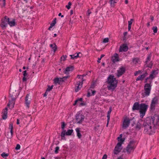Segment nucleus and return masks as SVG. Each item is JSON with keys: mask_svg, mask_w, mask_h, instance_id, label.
<instances>
[{"mask_svg": "<svg viewBox=\"0 0 159 159\" xmlns=\"http://www.w3.org/2000/svg\"><path fill=\"white\" fill-rule=\"evenodd\" d=\"M112 109H111V107H110L109 108V110L107 112V119H108V120L109 119H110V114L111 112Z\"/></svg>", "mask_w": 159, "mask_h": 159, "instance_id": "nucleus-34", "label": "nucleus"}, {"mask_svg": "<svg viewBox=\"0 0 159 159\" xmlns=\"http://www.w3.org/2000/svg\"><path fill=\"white\" fill-rule=\"evenodd\" d=\"M20 145L19 144H17L16 145V147L15 148L16 150H19L20 148Z\"/></svg>", "mask_w": 159, "mask_h": 159, "instance_id": "nucleus-48", "label": "nucleus"}, {"mask_svg": "<svg viewBox=\"0 0 159 159\" xmlns=\"http://www.w3.org/2000/svg\"><path fill=\"white\" fill-rule=\"evenodd\" d=\"M73 130L72 129H69L66 132V135H70L73 133Z\"/></svg>", "mask_w": 159, "mask_h": 159, "instance_id": "nucleus-31", "label": "nucleus"}, {"mask_svg": "<svg viewBox=\"0 0 159 159\" xmlns=\"http://www.w3.org/2000/svg\"><path fill=\"white\" fill-rule=\"evenodd\" d=\"M0 2L2 7H4L6 5V0H0Z\"/></svg>", "mask_w": 159, "mask_h": 159, "instance_id": "nucleus-35", "label": "nucleus"}, {"mask_svg": "<svg viewBox=\"0 0 159 159\" xmlns=\"http://www.w3.org/2000/svg\"><path fill=\"white\" fill-rule=\"evenodd\" d=\"M147 75L148 73L147 72H145L144 74H143L142 75H141L140 76H139V77H138L137 78L136 80L137 81L142 80H143V79Z\"/></svg>", "mask_w": 159, "mask_h": 159, "instance_id": "nucleus-25", "label": "nucleus"}, {"mask_svg": "<svg viewBox=\"0 0 159 159\" xmlns=\"http://www.w3.org/2000/svg\"><path fill=\"white\" fill-rule=\"evenodd\" d=\"M104 54H102L101 55L100 58H101L102 59V58L103 57H104Z\"/></svg>", "mask_w": 159, "mask_h": 159, "instance_id": "nucleus-61", "label": "nucleus"}, {"mask_svg": "<svg viewBox=\"0 0 159 159\" xmlns=\"http://www.w3.org/2000/svg\"><path fill=\"white\" fill-rule=\"evenodd\" d=\"M158 74L157 70H154L151 73L149 77L147 78L145 80V83H150L152 82V80L155 78Z\"/></svg>", "mask_w": 159, "mask_h": 159, "instance_id": "nucleus-6", "label": "nucleus"}, {"mask_svg": "<svg viewBox=\"0 0 159 159\" xmlns=\"http://www.w3.org/2000/svg\"><path fill=\"white\" fill-rule=\"evenodd\" d=\"M144 132L151 134L154 133L155 129L159 126V116L155 115L151 118H148L144 122Z\"/></svg>", "mask_w": 159, "mask_h": 159, "instance_id": "nucleus-1", "label": "nucleus"}, {"mask_svg": "<svg viewBox=\"0 0 159 159\" xmlns=\"http://www.w3.org/2000/svg\"><path fill=\"white\" fill-rule=\"evenodd\" d=\"M152 29L153 30V32L154 33H156L157 32V28L156 26L153 27Z\"/></svg>", "mask_w": 159, "mask_h": 159, "instance_id": "nucleus-38", "label": "nucleus"}, {"mask_svg": "<svg viewBox=\"0 0 159 159\" xmlns=\"http://www.w3.org/2000/svg\"><path fill=\"white\" fill-rule=\"evenodd\" d=\"M90 91L92 95H94L96 93V91L95 90H90Z\"/></svg>", "mask_w": 159, "mask_h": 159, "instance_id": "nucleus-49", "label": "nucleus"}, {"mask_svg": "<svg viewBox=\"0 0 159 159\" xmlns=\"http://www.w3.org/2000/svg\"><path fill=\"white\" fill-rule=\"evenodd\" d=\"M50 47L52 48V50L54 52H55L57 49V47L55 43H53L50 44Z\"/></svg>", "mask_w": 159, "mask_h": 159, "instance_id": "nucleus-28", "label": "nucleus"}, {"mask_svg": "<svg viewBox=\"0 0 159 159\" xmlns=\"http://www.w3.org/2000/svg\"><path fill=\"white\" fill-rule=\"evenodd\" d=\"M56 18H55L54 19V20L52 21V23H51L50 24V26L49 27L48 29L49 30H51V28H52V27H53L55 25V24L56 23Z\"/></svg>", "mask_w": 159, "mask_h": 159, "instance_id": "nucleus-29", "label": "nucleus"}, {"mask_svg": "<svg viewBox=\"0 0 159 159\" xmlns=\"http://www.w3.org/2000/svg\"><path fill=\"white\" fill-rule=\"evenodd\" d=\"M87 96L88 97H89L91 96H93L92 95V94H91V93L90 91V90H89L88 91V92L87 94Z\"/></svg>", "mask_w": 159, "mask_h": 159, "instance_id": "nucleus-47", "label": "nucleus"}, {"mask_svg": "<svg viewBox=\"0 0 159 159\" xmlns=\"http://www.w3.org/2000/svg\"><path fill=\"white\" fill-rule=\"evenodd\" d=\"M128 1L127 0H125V3L126 4H127L128 3Z\"/></svg>", "mask_w": 159, "mask_h": 159, "instance_id": "nucleus-63", "label": "nucleus"}, {"mask_svg": "<svg viewBox=\"0 0 159 159\" xmlns=\"http://www.w3.org/2000/svg\"><path fill=\"white\" fill-rule=\"evenodd\" d=\"M8 154L6 153L5 152H3L1 154L2 156L3 157H7L8 156Z\"/></svg>", "mask_w": 159, "mask_h": 159, "instance_id": "nucleus-40", "label": "nucleus"}, {"mask_svg": "<svg viewBox=\"0 0 159 159\" xmlns=\"http://www.w3.org/2000/svg\"><path fill=\"white\" fill-rule=\"evenodd\" d=\"M7 108L6 107L2 112L3 115L2 116V119L4 120H5L7 118Z\"/></svg>", "mask_w": 159, "mask_h": 159, "instance_id": "nucleus-23", "label": "nucleus"}, {"mask_svg": "<svg viewBox=\"0 0 159 159\" xmlns=\"http://www.w3.org/2000/svg\"><path fill=\"white\" fill-rule=\"evenodd\" d=\"M135 147V142L134 141H131L126 148V151L128 152H130L133 151Z\"/></svg>", "mask_w": 159, "mask_h": 159, "instance_id": "nucleus-7", "label": "nucleus"}, {"mask_svg": "<svg viewBox=\"0 0 159 159\" xmlns=\"http://www.w3.org/2000/svg\"><path fill=\"white\" fill-rule=\"evenodd\" d=\"M140 61L139 59L138 58H135L133 60V64L135 66L137 65V64H140Z\"/></svg>", "mask_w": 159, "mask_h": 159, "instance_id": "nucleus-27", "label": "nucleus"}, {"mask_svg": "<svg viewBox=\"0 0 159 159\" xmlns=\"http://www.w3.org/2000/svg\"><path fill=\"white\" fill-rule=\"evenodd\" d=\"M73 13V11L72 10H71L70 11V14L72 15Z\"/></svg>", "mask_w": 159, "mask_h": 159, "instance_id": "nucleus-62", "label": "nucleus"}, {"mask_svg": "<svg viewBox=\"0 0 159 159\" xmlns=\"http://www.w3.org/2000/svg\"><path fill=\"white\" fill-rule=\"evenodd\" d=\"M81 112V111H79L76 115V120L78 123H81L84 119V116Z\"/></svg>", "mask_w": 159, "mask_h": 159, "instance_id": "nucleus-9", "label": "nucleus"}, {"mask_svg": "<svg viewBox=\"0 0 159 159\" xmlns=\"http://www.w3.org/2000/svg\"><path fill=\"white\" fill-rule=\"evenodd\" d=\"M134 21V20L132 19H131L130 20L128 21V25H131Z\"/></svg>", "mask_w": 159, "mask_h": 159, "instance_id": "nucleus-45", "label": "nucleus"}, {"mask_svg": "<svg viewBox=\"0 0 159 159\" xmlns=\"http://www.w3.org/2000/svg\"><path fill=\"white\" fill-rule=\"evenodd\" d=\"M29 96V94H27L26 95L25 98V104L28 108L29 107V105L30 102V99H29L28 98V96Z\"/></svg>", "mask_w": 159, "mask_h": 159, "instance_id": "nucleus-20", "label": "nucleus"}, {"mask_svg": "<svg viewBox=\"0 0 159 159\" xmlns=\"http://www.w3.org/2000/svg\"><path fill=\"white\" fill-rule=\"evenodd\" d=\"M48 92H47V91H46V92L44 94V95H43V96L44 97H45V96H47V94H48Z\"/></svg>", "mask_w": 159, "mask_h": 159, "instance_id": "nucleus-57", "label": "nucleus"}, {"mask_svg": "<svg viewBox=\"0 0 159 159\" xmlns=\"http://www.w3.org/2000/svg\"><path fill=\"white\" fill-rule=\"evenodd\" d=\"M68 76H66L63 78H56L54 79V82L55 84H60L64 81V79H66L68 77Z\"/></svg>", "mask_w": 159, "mask_h": 159, "instance_id": "nucleus-15", "label": "nucleus"}, {"mask_svg": "<svg viewBox=\"0 0 159 159\" xmlns=\"http://www.w3.org/2000/svg\"><path fill=\"white\" fill-rule=\"evenodd\" d=\"M57 36V34H54V36H53V37H56Z\"/></svg>", "mask_w": 159, "mask_h": 159, "instance_id": "nucleus-64", "label": "nucleus"}, {"mask_svg": "<svg viewBox=\"0 0 159 159\" xmlns=\"http://www.w3.org/2000/svg\"><path fill=\"white\" fill-rule=\"evenodd\" d=\"M71 5V3L70 2H69L68 3V5L66 6V7L68 9H69L70 8V6Z\"/></svg>", "mask_w": 159, "mask_h": 159, "instance_id": "nucleus-41", "label": "nucleus"}, {"mask_svg": "<svg viewBox=\"0 0 159 159\" xmlns=\"http://www.w3.org/2000/svg\"><path fill=\"white\" fill-rule=\"evenodd\" d=\"M8 24L11 26H15V20H13L12 21H10L9 20Z\"/></svg>", "mask_w": 159, "mask_h": 159, "instance_id": "nucleus-33", "label": "nucleus"}, {"mask_svg": "<svg viewBox=\"0 0 159 159\" xmlns=\"http://www.w3.org/2000/svg\"><path fill=\"white\" fill-rule=\"evenodd\" d=\"M59 149V148L58 147H57L55 149V153L57 154L58 152V151Z\"/></svg>", "mask_w": 159, "mask_h": 159, "instance_id": "nucleus-42", "label": "nucleus"}, {"mask_svg": "<svg viewBox=\"0 0 159 159\" xmlns=\"http://www.w3.org/2000/svg\"><path fill=\"white\" fill-rule=\"evenodd\" d=\"M66 131L64 130H63V131H62L61 133V135L62 139H63V138H64L65 136L66 135Z\"/></svg>", "mask_w": 159, "mask_h": 159, "instance_id": "nucleus-36", "label": "nucleus"}, {"mask_svg": "<svg viewBox=\"0 0 159 159\" xmlns=\"http://www.w3.org/2000/svg\"><path fill=\"white\" fill-rule=\"evenodd\" d=\"M141 73V71L139 70L138 71H136L135 72L134 75L135 76H136Z\"/></svg>", "mask_w": 159, "mask_h": 159, "instance_id": "nucleus-44", "label": "nucleus"}, {"mask_svg": "<svg viewBox=\"0 0 159 159\" xmlns=\"http://www.w3.org/2000/svg\"><path fill=\"white\" fill-rule=\"evenodd\" d=\"M17 93L16 90L13 89H10V90L9 97L11 98L16 99Z\"/></svg>", "mask_w": 159, "mask_h": 159, "instance_id": "nucleus-14", "label": "nucleus"}, {"mask_svg": "<svg viewBox=\"0 0 159 159\" xmlns=\"http://www.w3.org/2000/svg\"><path fill=\"white\" fill-rule=\"evenodd\" d=\"M131 25H128V30H130L131 29Z\"/></svg>", "mask_w": 159, "mask_h": 159, "instance_id": "nucleus-60", "label": "nucleus"}, {"mask_svg": "<svg viewBox=\"0 0 159 159\" xmlns=\"http://www.w3.org/2000/svg\"><path fill=\"white\" fill-rule=\"evenodd\" d=\"M74 69L73 66H70L67 67L65 70L64 72L66 74H68L70 72L72 71Z\"/></svg>", "mask_w": 159, "mask_h": 159, "instance_id": "nucleus-18", "label": "nucleus"}, {"mask_svg": "<svg viewBox=\"0 0 159 159\" xmlns=\"http://www.w3.org/2000/svg\"><path fill=\"white\" fill-rule=\"evenodd\" d=\"M125 69L123 67L120 68L117 71V75L118 77H119L121 75L125 72Z\"/></svg>", "mask_w": 159, "mask_h": 159, "instance_id": "nucleus-19", "label": "nucleus"}, {"mask_svg": "<svg viewBox=\"0 0 159 159\" xmlns=\"http://www.w3.org/2000/svg\"><path fill=\"white\" fill-rule=\"evenodd\" d=\"M58 16H61V17H64V16L63 15H61V13H60L58 14Z\"/></svg>", "mask_w": 159, "mask_h": 159, "instance_id": "nucleus-58", "label": "nucleus"}, {"mask_svg": "<svg viewBox=\"0 0 159 159\" xmlns=\"http://www.w3.org/2000/svg\"><path fill=\"white\" fill-rule=\"evenodd\" d=\"M151 54L149 55L147 57L146 61V64L147 65V66L148 67L151 68L152 66V64L151 63V64H148V63L149 61H150L151 58Z\"/></svg>", "mask_w": 159, "mask_h": 159, "instance_id": "nucleus-21", "label": "nucleus"}, {"mask_svg": "<svg viewBox=\"0 0 159 159\" xmlns=\"http://www.w3.org/2000/svg\"><path fill=\"white\" fill-rule=\"evenodd\" d=\"M9 18L7 16H5L4 19H2L1 20V27L2 28H5L7 25L8 24Z\"/></svg>", "mask_w": 159, "mask_h": 159, "instance_id": "nucleus-10", "label": "nucleus"}, {"mask_svg": "<svg viewBox=\"0 0 159 159\" xmlns=\"http://www.w3.org/2000/svg\"><path fill=\"white\" fill-rule=\"evenodd\" d=\"M101 58H98V63H100L101 62L100 60H101Z\"/></svg>", "mask_w": 159, "mask_h": 159, "instance_id": "nucleus-59", "label": "nucleus"}, {"mask_svg": "<svg viewBox=\"0 0 159 159\" xmlns=\"http://www.w3.org/2000/svg\"><path fill=\"white\" fill-rule=\"evenodd\" d=\"M53 85H52L51 86H48V88L47 89V92H49L51 90L53 87Z\"/></svg>", "mask_w": 159, "mask_h": 159, "instance_id": "nucleus-37", "label": "nucleus"}, {"mask_svg": "<svg viewBox=\"0 0 159 159\" xmlns=\"http://www.w3.org/2000/svg\"><path fill=\"white\" fill-rule=\"evenodd\" d=\"M16 99L15 98H11V99L9 100V103L7 105L8 107H10V105H11V108L14 107V105L15 104V102Z\"/></svg>", "mask_w": 159, "mask_h": 159, "instance_id": "nucleus-17", "label": "nucleus"}, {"mask_svg": "<svg viewBox=\"0 0 159 159\" xmlns=\"http://www.w3.org/2000/svg\"><path fill=\"white\" fill-rule=\"evenodd\" d=\"M77 105L79 107H81L85 106L86 103L83 101V99L82 98L78 99L75 101V103L73 104L74 106Z\"/></svg>", "mask_w": 159, "mask_h": 159, "instance_id": "nucleus-11", "label": "nucleus"}, {"mask_svg": "<svg viewBox=\"0 0 159 159\" xmlns=\"http://www.w3.org/2000/svg\"><path fill=\"white\" fill-rule=\"evenodd\" d=\"M109 120H110V119H109V120H108V119H107V125H106L107 127L108 126Z\"/></svg>", "mask_w": 159, "mask_h": 159, "instance_id": "nucleus-55", "label": "nucleus"}, {"mask_svg": "<svg viewBox=\"0 0 159 159\" xmlns=\"http://www.w3.org/2000/svg\"><path fill=\"white\" fill-rule=\"evenodd\" d=\"M152 83H146L144 86V92L142 93V97L144 98L149 95L152 88Z\"/></svg>", "mask_w": 159, "mask_h": 159, "instance_id": "nucleus-5", "label": "nucleus"}, {"mask_svg": "<svg viewBox=\"0 0 159 159\" xmlns=\"http://www.w3.org/2000/svg\"><path fill=\"white\" fill-rule=\"evenodd\" d=\"M24 76H26L27 75V74L26 73V71L25 70L23 72Z\"/></svg>", "mask_w": 159, "mask_h": 159, "instance_id": "nucleus-50", "label": "nucleus"}, {"mask_svg": "<svg viewBox=\"0 0 159 159\" xmlns=\"http://www.w3.org/2000/svg\"><path fill=\"white\" fill-rule=\"evenodd\" d=\"M19 121H20V120H19V119H17V122H16V124H17V125H19V124H20V123H19Z\"/></svg>", "mask_w": 159, "mask_h": 159, "instance_id": "nucleus-56", "label": "nucleus"}, {"mask_svg": "<svg viewBox=\"0 0 159 159\" xmlns=\"http://www.w3.org/2000/svg\"><path fill=\"white\" fill-rule=\"evenodd\" d=\"M84 75H78L74 82V89L75 92L79 91L82 88Z\"/></svg>", "mask_w": 159, "mask_h": 159, "instance_id": "nucleus-3", "label": "nucleus"}, {"mask_svg": "<svg viewBox=\"0 0 159 159\" xmlns=\"http://www.w3.org/2000/svg\"><path fill=\"white\" fill-rule=\"evenodd\" d=\"M80 53V52L79 53H76L73 55H70V56L71 57V58L72 59H75L79 57V54Z\"/></svg>", "mask_w": 159, "mask_h": 159, "instance_id": "nucleus-30", "label": "nucleus"}, {"mask_svg": "<svg viewBox=\"0 0 159 159\" xmlns=\"http://www.w3.org/2000/svg\"><path fill=\"white\" fill-rule=\"evenodd\" d=\"M10 132L11 133V137H7L8 138H11L12 137V135L13 134V129H11L10 130Z\"/></svg>", "mask_w": 159, "mask_h": 159, "instance_id": "nucleus-51", "label": "nucleus"}, {"mask_svg": "<svg viewBox=\"0 0 159 159\" xmlns=\"http://www.w3.org/2000/svg\"><path fill=\"white\" fill-rule=\"evenodd\" d=\"M75 131L77 133V136L78 138L80 139L82 136V135L80 133V129L79 128H77L75 129Z\"/></svg>", "mask_w": 159, "mask_h": 159, "instance_id": "nucleus-26", "label": "nucleus"}, {"mask_svg": "<svg viewBox=\"0 0 159 159\" xmlns=\"http://www.w3.org/2000/svg\"><path fill=\"white\" fill-rule=\"evenodd\" d=\"M109 39L108 38H105L103 40V43H107L108 42Z\"/></svg>", "mask_w": 159, "mask_h": 159, "instance_id": "nucleus-46", "label": "nucleus"}, {"mask_svg": "<svg viewBox=\"0 0 159 159\" xmlns=\"http://www.w3.org/2000/svg\"><path fill=\"white\" fill-rule=\"evenodd\" d=\"M107 156L105 154L103 156L102 159H107Z\"/></svg>", "mask_w": 159, "mask_h": 159, "instance_id": "nucleus-53", "label": "nucleus"}, {"mask_svg": "<svg viewBox=\"0 0 159 159\" xmlns=\"http://www.w3.org/2000/svg\"><path fill=\"white\" fill-rule=\"evenodd\" d=\"M128 46L126 44H123L121 45L120 48V52H126L128 50Z\"/></svg>", "mask_w": 159, "mask_h": 159, "instance_id": "nucleus-16", "label": "nucleus"}, {"mask_svg": "<svg viewBox=\"0 0 159 159\" xmlns=\"http://www.w3.org/2000/svg\"><path fill=\"white\" fill-rule=\"evenodd\" d=\"M122 134H121L117 138V140L118 141V143H120L121 145L123 143L124 141L125 140V139L124 138H122Z\"/></svg>", "mask_w": 159, "mask_h": 159, "instance_id": "nucleus-24", "label": "nucleus"}, {"mask_svg": "<svg viewBox=\"0 0 159 159\" xmlns=\"http://www.w3.org/2000/svg\"><path fill=\"white\" fill-rule=\"evenodd\" d=\"M148 107V105L146 104H139L138 102H135L133 106L132 109L133 110H139L140 117L143 118L145 115Z\"/></svg>", "mask_w": 159, "mask_h": 159, "instance_id": "nucleus-2", "label": "nucleus"}, {"mask_svg": "<svg viewBox=\"0 0 159 159\" xmlns=\"http://www.w3.org/2000/svg\"><path fill=\"white\" fill-rule=\"evenodd\" d=\"M122 145L120 143H117L116 146L115 147L114 150V154H117L122 149Z\"/></svg>", "mask_w": 159, "mask_h": 159, "instance_id": "nucleus-13", "label": "nucleus"}, {"mask_svg": "<svg viewBox=\"0 0 159 159\" xmlns=\"http://www.w3.org/2000/svg\"><path fill=\"white\" fill-rule=\"evenodd\" d=\"M91 13V12L89 10H88L87 13V15L89 16L90 14Z\"/></svg>", "mask_w": 159, "mask_h": 159, "instance_id": "nucleus-52", "label": "nucleus"}, {"mask_svg": "<svg viewBox=\"0 0 159 159\" xmlns=\"http://www.w3.org/2000/svg\"><path fill=\"white\" fill-rule=\"evenodd\" d=\"M61 128L62 129V130H64V128L65 127V126L66 125V124H65V123L64 122H62L61 123Z\"/></svg>", "mask_w": 159, "mask_h": 159, "instance_id": "nucleus-39", "label": "nucleus"}, {"mask_svg": "<svg viewBox=\"0 0 159 159\" xmlns=\"http://www.w3.org/2000/svg\"><path fill=\"white\" fill-rule=\"evenodd\" d=\"M9 129H13V124L11 122H10L9 124Z\"/></svg>", "mask_w": 159, "mask_h": 159, "instance_id": "nucleus-43", "label": "nucleus"}, {"mask_svg": "<svg viewBox=\"0 0 159 159\" xmlns=\"http://www.w3.org/2000/svg\"><path fill=\"white\" fill-rule=\"evenodd\" d=\"M107 82L109 84L108 87V89L112 91L114 90L117 86L118 82L114 76L110 75L107 78Z\"/></svg>", "mask_w": 159, "mask_h": 159, "instance_id": "nucleus-4", "label": "nucleus"}, {"mask_svg": "<svg viewBox=\"0 0 159 159\" xmlns=\"http://www.w3.org/2000/svg\"><path fill=\"white\" fill-rule=\"evenodd\" d=\"M26 80H27V79H26V78L25 77V76H24L22 79V80H23V82H25V81H26Z\"/></svg>", "mask_w": 159, "mask_h": 159, "instance_id": "nucleus-54", "label": "nucleus"}, {"mask_svg": "<svg viewBox=\"0 0 159 159\" xmlns=\"http://www.w3.org/2000/svg\"><path fill=\"white\" fill-rule=\"evenodd\" d=\"M111 59L112 61L115 62H117L119 61L118 55L116 53L114 54L112 57Z\"/></svg>", "mask_w": 159, "mask_h": 159, "instance_id": "nucleus-22", "label": "nucleus"}, {"mask_svg": "<svg viewBox=\"0 0 159 159\" xmlns=\"http://www.w3.org/2000/svg\"><path fill=\"white\" fill-rule=\"evenodd\" d=\"M157 101L158 99L157 97H155L152 99L150 107L151 111H153L154 110L155 106L157 103Z\"/></svg>", "mask_w": 159, "mask_h": 159, "instance_id": "nucleus-12", "label": "nucleus"}, {"mask_svg": "<svg viewBox=\"0 0 159 159\" xmlns=\"http://www.w3.org/2000/svg\"><path fill=\"white\" fill-rule=\"evenodd\" d=\"M140 122H141V123L138 122L137 124V125L136 126V128L137 129H140L142 127V123L141 122H143V121L142 120H141L140 121ZM144 122H143V124H144Z\"/></svg>", "mask_w": 159, "mask_h": 159, "instance_id": "nucleus-32", "label": "nucleus"}, {"mask_svg": "<svg viewBox=\"0 0 159 159\" xmlns=\"http://www.w3.org/2000/svg\"><path fill=\"white\" fill-rule=\"evenodd\" d=\"M131 121L134 122L133 119H130L129 118H125L123 121V128L124 129L126 128L129 125Z\"/></svg>", "mask_w": 159, "mask_h": 159, "instance_id": "nucleus-8", "label": "nucleus"}]
</instances>
